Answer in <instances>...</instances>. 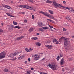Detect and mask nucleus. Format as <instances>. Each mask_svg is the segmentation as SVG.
I'll return each instance as SVG.
<instances>
[{
  "mask_svg": "<svg viewBox=\"0 0 74 74\" xmlns=\"http://www.w3.org/2000/svg\"><path fill=\"white\" fill-rule=\"evenodd\" d=\"M64 45L65 48V49H69V47L67 46L68 45V41H69V38H65L64 39Z\"/></svg>",
  "mask_w": 74,
  "mask_h": 74,
  "instance_id": "obj_1",
  "label": "nucleus"
},
{
  "mask_svg": "<svg viewBox=\"0 0 74 74\" xmlns=\"http://www.w3.org/2000/svg\"><path fill=\"white\" fill-rule=\"evenodd\" d=\"M53 4L55 8H58V7H59V8H61V7H63L62 6V5L60 4L56 3V2L55 1H53Z\"/></svg>",
  "mask_w": 74,
  "mask_h": 74,
  "instance_id": "obj_2",
  "label": "nucleus"
},
{
  "mask_svg": "<svg viewBox=\"0 0 74 74\" xmlns=\"http://www.w3.org/2000/svg\"><path fill=\"white\" fill-rule=\"evenodd\" d=\"M5 53L4 52H2L0 53V59H3L5 57Z\"/></svg>",
  "mask_w": 74,
  "mask_h": 74,
  "instance_id": "obj_3",
  "label": "nucleus"
},
{
  "mask_svg": "<svg viewBox=\"0 0 74 74\" xmlns=\"http://www.w3.org/2000/svg\"><path fill=\"white\" fill-rule=\"evenodd\" d=\"M39 12V13L42 14H43V15H45V16H46L47 17H49V16L48 15V13L47 12H45L41 11Z\"/></svg>",
  "mask_w": 74,
  "mask_h": 74,
  "instance_id": "obj_4",
  "label": "nucleus"
},
{
  "mask_svg": "<svg viewBox=\"0 0 74 74\" xmlns=\"http://www.w3.org/2000/svg\"><path fill=\"white\" fill-rule=\"evenodd\" d=\"M34 57L35 60H38L40 59V56L37 54H35L34 55Z\"/></svg>",
  "mask_w": 74,
  "mask_h": 74,
  "instance_id": "obj_5",
  "label": "nucleus"
},
{
  "mask_svg": "<svg viewBox=\"0 0 74 74\" xmlns=\"http://www.w3.org/2000/svg\"><path fill=\"white\" fill-rule=\"evenodd\" d=\"M18 53H14L11 54L10 55V57L11 58H13L15 56H16L18 55Z\"/></svg>",
  "mask_w": 74,
  "mask_h": 74,
  "instance_id": "obj_6",
  "label": "nucleus"
},
{
  "mask_svg": "<svg viewBox=\"0 0 74 74\" xmlns=\"http://www.w3.org/2000/svg\"><path fill=\"white\" fill-rule=\"evenodd\" d=\"M38 26H39V27H42V26H43L42 23L41 22H38Z\"/></svg>",
  "mask_w": 74,
  "mask_h": 74,
  "instance_id": "obj_7",
  "label": "nucleus"
},
{
  "mask_svg": "<svg viewBox=\"0 0 74 74\" xmlns=\"http://www.w3.org/2000/svg\"><path fill=\"white\" fill-rule=\"evenodd\" d=\"M60 63L61 65H63V64H64V59H63V58H62L61 60Z\"/></svg>",
  "mask_w": 74,
  "mask_h": 74,
  "instance_id": "obj_8",
  "label": "nucleus"
},
{
  "mask_svg": "<svg viewBox=\"0 0 74 74\" xmlns=\"http://www.w3.org/2000/svg\"><path fill=\"white\" fill-rule=\"evenodd\" d=\"M7 15H8V16H10L11 17H13V18H16V16H12L11 14L10 13H7Z\"/></svg>",
  "mask_w": 74,
  "mask_h": 74,
  "instance_id": "obj_9",
  "label": "nucleus"
},
{
  "mask_svg": "<svg viewBox=\"0 0 74 74\" xmlns=\"http://www.w3.org/2000/svg\"><path fill=\"white\" fill-rule=\"evenodd\" d=\"M51 68L52 70H55L56 69V66L55 65H51Z\"/></svg>",
  "mask_w": 74,
  "mask_h": 74,
  "instance_id": "obj_10",
  "label": "nucleus"
},
{
  "mask_svg": "<svg viewBox=\"0 0 74 74\" xmlns=\"http://www.w3.org/2000/svg\"><path fill=\"white\" fill-rule=\"evenodd\" d=\"M45 47H48V48L49 49H51V47H52V46L51 45H45Z\"/></svg>",
  "mask_w": 74,
  "mask_h": 74,
  "instance_id": "obj_11",
  "label": "nucleus"
},
{
  "mask_svg": "<svg viewBox=\"0 0 74 74\" xmlns=\"http://www.w3.org/2000/svg\"><path fill=\"white\" fill-rule=\"evenodd\" d=\"M2 5L3 7H6V8H8V9H10V8H11V7H10L8 5Z\"/></svg>",
  "mask_w": 74,
  "mask_h": 74,
  "instance_id": "obj_12",
  "label": "nucleus"
},
{
  "mask_svg": "<svg viewBox=\"0 0 74 74\" xmlns=\"http://www.w3.org/2000/svg\"><path fill=\"white\" fill-rule=\"evenodd\" d=\"M21 40V38L20 37H18L16 39H15V41H19V40Z\"/></svg>",
  "mask_w": 74,
  "mask_h": 74,
  "instance_id": "obj_13",
  "label": "nucleus"
},
{
  "mask_svg": "<svg viewBox=\"0 0 74 74\" xmlns=\"http://www.w3.org/2000/svg\"><path fill=\"white\" fill-rule=\"evenodd\" d=\"M39 29L40 30V31L41 32H44V29L42 28H39Z\"/></svg>",
  "mask_w": 74,
  "mask_h": 74,
  "instance_id": "obj_14",
  "label": "nucleus"
},
{
  "mask_svg": "<svg viewBox=\"0 0 74 74\" xmlns=\"http://www.w3.org/2000/svg\"><path fill=\"white\" fill-rule=\"evenodd\" d=\"M14 29H20V28H21V27H20L19 26H16L15 27H14Z\"/></svg>",
  "mask_w": 74,
  "mask_h": 74,
  "instance_id": "obj_15",
  "label": "nucleus"
},
{
  "mask_svg": "<svg viewBox=\"0 0 74 74\" xmlns=\"http://www.w3.org/2000/svg\"><path fill=\"white\" fill-rule=\"evenodd\" d=\"M68 10H70V12L71 11V12H73V9L72 8H69Z\"/></svg>",
  "mask_w": 74,
  "mask_h": 74,
  "instance_id": "obj_16",
  "label": "nucleus"
},
{
  "mask_svg": "<svg viewBox=\"0 0 74 74\" xmlns=\"http://www.w3.org/2000/svg\"><path fill=\"white\" fill-rule=\"evenodd\" d=\"M24 8H27V9H29V6L28 5H25Z\"/></svg>",
  "mask_w": 74,
  "mask_h": 74,
  "instance_id": "obj_17",
  "label": "nucleus"
},
{
  "mask_svg": "<svg viewBox=\"0 0 74 74\" xmlns=\"http://www.w3.org/2000/svg\"><path fill=\"white\" fill-rule=\"evenodd\" d=\"M36 45H38V46H40L41 45V43L40 42H38L36 43Z\"/></svg>",
  "mask_w": 74,
  "mask_h": 74,
  "instance_id": "obj_18",
  "label": "nucleus"
},
{
  "mask_svg": "<svg viewBox=\"0 0 74 74\" xmlns=\"http://www.w3.org/2000/svg\"><path fill=\"white\" fill-rule=\"evenodd\" d=\"M17 59H18V57L16 56V57L14 58H13L12 59V60H16Z\"/></svg>",
  "mask_w": 74,
  "mask_h": 74,
  "instance_id": "obj_19",
  "label": "nucleus"
},
{
  "mask_svg": "<svg viewBox=\"0 0 74 74\" xmlns=\"http://www.w3.org/2000/svg\"><path fill=\"white\" fill-rule=\"evenodd\" d=\"M46 2V3H52V2L51 1H50L49 0H47Z\"/></svg>",
  "mask_w": 74,
  "mask_h": 74,
  "instance_id": "obj_20",
  "label": "nucleus"
},
{
  "mask_svg": "<svg viewBox=\"0 0 74 74\" xmlns=\"http://www.w3.org/2000/svg\"><path fill=\"white\" fill-rule=\"evenodd\" d=\"M23 58V56H22L18 58V59H22Z\"/></svg>",
  "mask_w": 74,
  "mask_h": 74,
  "instance_id": "obj_21",
  "label": "nucleus"
},
{
  "mask_svg": "<svg viewBox=\"0 0 74 74\" xmlns=\"http://www.w3.org/2000/svg\"><path fill=\"white\" fill-rule=\"evenodd\" d=\"M49 12L52 15V14H53V11L51 10H49Z\"/></svg>",
  "mask_w": 74,
  "mask_h": 74,
  "instance_id": "obj_22",
  "label": "nucleus"
},
{
  "mask_svg": "<svg viewBox=\"0 0 74 74\" xmlns=\"http://www.w3.org/2000/svg\"><path fill=\"white\" fill-rule=\"evenodd\" d=\"M29 10H32L33 9V7H29V8H28Z\"/></svg>",
  "mask_w": 74,
  "mask_h": 74,
  "instance_id": "obj_23",
  "label": "nucleus"
},
{
  "mask_svg": "<svg viewBox=\"0 0 74 74\" xmlns=\"http://www.w3.org/2000/svg\"><path fill=\"white\" fill-rule=\"evenodd\" d=\"M26 74H30V73L31 72V71H27Z\"/></svg>",
  "mask_w": 74,
  "mask_h": 74,
  "instance_id": "obj_24",
  "label": "nucleus"
},
{
  "mask_svg": "<svg viewBox=\"0 0 74 74\" xmlns=\"http://www.w3.org/2000/svg\"><path fill=\"white\" fill-rule=\"evenodd\" d=\"M19 7L25 8V5H20Z\"/></svg>",
  "mask_w": 74,
  "mask_h": 74,
  "instance_id": "obj_25",
  "label": "nucleus"
},
{
  "mask_svg": "<svg viewBox=\"0 0 74 74\" xmlns=\"http://www.w3.org/2000/svg\"><path fill=\"white\" fill-rule=\"evenodd\" d=\"M34 28H31L29 29V31L31 32H32L33 31V30H34Z\"/></svg>",
  "mask_w": 74,
  "mask_h": 74,
  "instance_id": "obj_26",
  "label": "nucleus"
},
{
  "mask_svg": "<svg viewBox=\"0 0 74 74\" xmlns=\"http://www.w3.org/2000/svg\"><path fill=\"white\" fill-rule=\"evenodd\" d=\"M13 24L14 25H18V23L17 22L13 21Z\"/></svg>",
  "mask_w": 74,
  "mask_h": 74,
  "instance_id": "obj_27",
  "label": "nucleus"
},
{
  "mask_svg": "<svg viewBox=\"0 0 74 74\" xmlns=\"http://www.w3.org/2000/svg\"><path fill=\"white\" fill-rule=\"evenodd\" d=\"M42 28L43 29H45V30L48 29V27H42Z\"/></svg>",
  "mask_w": 74,
  "mask_h": 74,
  "instance_id": "obj_28",
  "label": "nucleus"
},
{
  "mask_svg": "<svg viewBox=\"0 0 74 74\" xmlns=\"http://www.w3.org/2000/svg\"><path fill=\"white\" fill-rule=\"evenodd\" d=\"M62 6L63 7H62V8H66V9H67V10H69V8L68 7H65L64 6H63L62 5Z\"/></svg>",
  "mask_w": 74,
  "mask_h": 74,
  "instance_id": "obj_29",
  "label": "nucleus"
},
{
  "mask_svg": "<svg viewBox=\"0 0 74 74\" xmlns=\"http://www.w3.org/2000/svg\"><path fill=\"white\" fill-rule=\"evenodd\" d=\"M3 71L5 72H8V69L6 68H5V69L3 70Z\"/></svg>",
  "mask_w": 74,
  "mask_h": 74,
  "instance_id": "obj_30",
  "label": "nucleus"
},
{
  "mask_svg": "<svg viewBox=\"0 0 74 74\" xmlns=\"http://www.w3.org/2000/svg\"><path fill=\"white\" fill-rule=\"evenodd\" d=\"M32 38L34 40H36L38 39V38H37V37H33Z\"/></svg>",
  "mask_w": 74,
  "mask_h": 74,
  "instance_id": "obj_31",
  "label": "nucleus"
},
{
  "mask_svg": "<svg viewBox=\"0 0 74 74\" xmlns=\"http://www.w3.org/2000/svg\"><path fill=\"white\" fill-rule=\"evenodd\" d=\"M48 74L47 73H44V72H40V74Z\"/></svg>",
  "mask_w": 74,
  "mask_h": 74,
  "instance_id": "obj_32",
  "label": "nucleus"
},
{
  "mask_svg": "<svg viewBox=\"0 0 74 74\" xmlns=\"http://www.w3.org/2000/svg\"><path fill=\"white\" fill-rule=\"evenodd\" d=\"M59 59H60V57H59V56H58L57 58V60H58Z\"/></svg>",
  "mask_w": 74,
  "mask_h": 74,
  "instance_id": "obj_33",
  "label": "nucleus"
},
{
  "mask_svg": "<svg viewBox=\"0 0 74 74\" xmlns=\"http://www.w3.org/2000/svg\"><path fill=\"white\" fill-rule=\"evenodd\" d=\"M20 37V38H21V39H22V38H24V37H25V36H22Z\"/></svg>",
  "mask_w": 74,
  "mask_h": 74,
  "instance_id": "obj_34",
  "label": "nucleus"
},
{
  "mask_svg": "<svg viewBox=\"0 0 74 74\" xmlns=\"http://www.w3.org/2000/svg\"><path fill=\"white\" fill-rule=\"evenodd\" d=\"M25 51H27V52H29V50L27 48L25 49Z\"/></svg>",
  "mask_w": 74,
  "mask_h": 74,
  "instance_id": "obj_35",
  "label": "nucleus"
},
{
  "mask_svg": "<svg viewBox=\"0 0 74 74\" xmlns=\"http://www.w3.org/2000/svg\"><path fill=\"white\" fill-rule=\"evenodd\" d=\"M66 19L68 20H71V18H69V17L66 18Z\"/></svg>",
  "mask_w": 74,
  "mask_h": 74,
  "instance_id": "obj_36",
  "label": "nucleus"
},
{
  "mask_svg": "<svg viewBox=\"0 0 74 74\" xmlns=\"http://www.w3.org/2000/svg\"><path fill=\"white\" fill-rule=\"evenodd\" d=\"M3 32V30L1 29H0V33H2Z\"/></svg>",
  "mask_w": 74,
  "mask_h": 74,
  "instance_id": "obj_37",
  "label": "nucleus"
},
{
  "mask_svg": "<svg viewBox=\"0 0 74 74\" xmlns=\"http://www.w3.org/2000/svg\"><path fill=\"white\" fill-rule=\"evenodd\" d=\"M51 66H52V65H51V64H49L48 66H49V67L50 68H51Z\"/></svg>",
  "mask_w": 74,
  "mask_h": 74,
  "instance_id": "obj_38",
  "label": "nucleus"
},
{
  "mask_svg": "<svg viewBox=\"0 0 74 74\" xmlns=\"http://www.w3.org/2000/svg\"><path fill=\"white\" fill-rule=\"evenodd\" d=\"M32 19H34V15H32Z\"/></svg>",
  "mask_w": 74,
  "mask_h": 74,
  "instance_id": "obj_39",
  "label": "nucleus"
},
{
  "mask_svg": "<svg viewBox=\"0 0 74 74\" xmlns=\"http://www.w3.org/2000/svg\"><path fill=\"white\" fill-rule=\"evenodd\" d=\"M28 1H29V2H31V3H33V1L31 0H28Z\"/></svg>",
  "mask_w": 74,
  "mask_h": 74,
  "instance_id": "obj_40",
  "label": "nucleus"
},
{
  "mask_svg": "<svg viewBox=\"0 0 74 74\" xmlns=\"http://www.w3.org/2000/svg\"><path fill=\"white\" fill-rule=\"evenodd\" d=\"M60 57H63V54H60Z\"/></svg>",
  "mask_w": 74,
  "mask_h": 74,
  "instance_id": "obj_41",
  "label": "nucleus"
},
{
  "mask_svg": "<svg viewBox=\"0 0 74 74\" xmlns=\"http://www.w3.org/2000/svg\"><path fill=\"white\" fill-rule=\"evenodd\" d=\"M27 21L26 20H24V22H25V23H27Z\"/></svg>",
  "mask_w": 74,
  "mask_h": 74,
  "instance_id": "obj_42",
  "label": "nucleus"
},
{
  "mask_svg": "<svg viewBox=\"0 0 74 74\" xmlns=\"http://www.w3.org/2000/svg\"><path fill=\"white\" fill-rule=\"evenodd\" d=\"M53 42H56V39H55L53 40Z\"/></svg>",
  "mask_w": 74,
  "mask_h": 74,
  "instance_id": "obj_43",
  "label": "nucleus"
},
{
  "mask_svg": "<svg viewBox=\"0 0 74 74\" xmlns=\"http://www.w3.org/2000/svg\"><path fill=\"white\" fill-rule=\"evenodd\" d=\"M63 31H66V29L65 28H63Z\"/></svg>",
  "mask_w": 74,
  "mask_h": 74,
  "instance_id": "obj_44",
  "label": "nucleus"
},
{
  "mask_svg": "<svg viewBox=\"0 0 74 74\" xmlns=\"http://www.w3.org/2000/svg\"><path fill=\"white\" fill-rule=\"evenodd\" d=\"M29 51H33V49H32V48H30L29 49Z\"/></svg>",
  "mask_w": 74,
  "mask_h": 74,
  "instance_id": "obj_45",
  "label": "nucleus"
},
{
  "mask_svg": "<svg viewBox=\"0 0 74 74\" xmlns=\"http://www.w3.org/2000/svg\"><path fill=\"white\" fill-rule=\"evenodd\" d=\"M49 27H50V28H53V26L51 25H49Z\"/></svg>",
  "mask_w": 74,
  "mask_h": 74,
  "instance_id": "obj_46",
  "label": "nucleus"
},
{
  "mask_svg": "<svg viewBox=\"0 0 74 74\" xmlns=\"http://www.w3.org/2000/svg\"><path fill=\"white\" fill-rule=\"evenodd\" d=\"M51 19H54V17H51Z\"/></svg>",
  "mask_w": 74,
  "mask_h": 74,
  "instance_id": "obj_47",
  "label": "nucleus"
},
{
  "mask_svg": "<svg viewBox=\"0 0 74 74\" xmlns=\"http://www.w3.org/2000/svg\"><path fill=\"white\" fill-rule=\"evenodd\" d=\"M63 3L64 4H66V2L65 1H63Z\"/></svg>",
  "mask_w": 74,
  "mask_h": 74,
  "instance_id": "obj_48",
  "label": "nucleus"
},
{
  "mask_svg": "<svg viewBox=\"0 0 74 74\" xmlns=\"http://www.w3.org/2000/svg\"><path fill=\"white\" fill-rule=\"evenodd\" d=\"M31 70H34V68H33V67L31 68Z\"/></svg>",
  "mask_w": 74,
  "mask_h": 74,
  "instance_id": "obj_49",
  "label": "nucleus"
},
{
  "mask_svg": "<svg viewBox=\"0 0 74 74\" xmlns=\"http://www.w3.org/2000/svg\"><path fill=\"white\" fill-rule=\"evenodd\" d=\"M28 60L29 62H30V59L28 58Z\"/></svg>",
  "mask_w": 74,
  "mask_h": 74,
  "instance_id": "obj_50",
  "label": "nucleus"
},
{
  "mask_svg": "<svg viewBox=\"0 0 74 74\" xmlns=\"http://www.w3.org/2000/svg\"><path fill=\"white\" fill-rule=\"evenodd\" d=\"M47 20H48V21H49V22H51V20L48 19H47Z\"/></svg>",
  "mask_w": 74,
  "mask_h": 74,
  "instance_id": "obj_51",
  "label": "nucleus"
},
{
  "mask_svg": "<svg viewBox=\"0 0 74 74\" xmlns=\"http://www.w3.org/2000/svg\"><path fill=\"white\" fill-rule=\"evenodd\" d=\"M73 60V59L72 58H70L69 60Z\"/></svg>",
  "mask_w": 74,
  "mask_h": 74,
  "instance_id": "obj_52",
  "label": "nucleus"
},
{
  "mask_svg": "<svg viewBox=\"0 0 74 74\" xmlns=\"http://www.w3.org/2000/svg\"><path fill=\"white\" fill-rule=\"evenodd\" d=\"M62 71H64V68H62Z\"/></svg>",
  "mask_w": 74,
  "mask_h": 74,
  "instance_id": "obj_53",
  "label": "nucleus"
},
{
  "mask_svg": "<svg viewBox=\"0 0 74 74\" xmlns=\"http://www.w3.org/2000/svg\"><path fill=\"white\" fill-rule=\"evenodd\" d=\"M50 22H52V23H53V21H52L51 20V21Z\"/></svg>",
  "mask_w": 74,
  "mask_h": 74,
  "instance_id": "obj_54",
  "label": "nucleus"
},
{
  "mask_svg": "<svg viewBox=\"0 0 74 74\" xmlns=\"http://www.w3.org/2000/svg\"><path fill=\"white\" fill-rule=\"evenodd\" d=\"M56 44H59V42H58V41H56Z\"/></svg>",
  "mask_w": 74,
  "mask_h": 74,
  "instance_id": "obj_55",
  "label": "nucleus"
},
{
  "mask_svg": "<svg viewBox=\"0 0 74 74\" xmlns=\"http://www.w3.org/2000/svg\"><path fill=\"white\" fill-rule=\"evenodd\" d=\"M25 64H27V61H25Z\"/></svg>",
  "mask_w": 74,
  "mask_h": 74,
  "instance_id": "obj_56",
  "label": "nucleus"
},
{
  "mask_svg": "<svg viewBox=\"0 0 74 74\" xmlns=\"http://www.w3.org/2000/svg\"><path fill=\"white\" fill-rule=\"evenodd\" d=\"M11 3L12 4L13 3H14V2H13V1H11Z\"/></svg>",
  "mask_w": 74,
  "mask_h": 74,
  "instance_id": "obj_57",
  "label": "nucleus"
},
{
  "mask_svg": "<svg viewBox=\"0 0 74 74\" xmlns=\"http://www.w3.org/2000/svg\"><path fill=\"white\" fill-rule=\"evenodd\" d=\"M40 34V33H37V35H39Z\"/></svg>",
  "mask_w": 74,
  "mask_h": 74,
  "instance_id": "obj_58",
  "label": "nucleus"
},
{
  "mask_svg": "<svg viewBox=\"0 0 74 74\" xmlns=\"http://www.w3.org/2000/svg\"><path fill=\"white\" fill-rule=\"evenodd\" d=\"M11 26L12 27H13V28H14V25H12Z\"/></svg>",
  "mask_w": 74,
  "mask_h": 74,
  "instance_id": "obj_59",
  "label": "nucleus"
},
{
  "mask_svg": "<svg viewBox=\"0 0 74 74\" xmlns=\"http://www.w3.org/2000/svg\"><path fill=\"white\" fill-rule=\"evenodd\" d=\"M72 37L73 38H74V36H72Z\"/></svg>",
  "mask_w": 74,
  "mask_h": 74,
  "instance_id": "obj_60",
  "label": "nucleus"
},
{
  "mask_svg": "<svg viewBox=\"0 0 74 74\" xmlns=\"http://www.w3.org/2000/svg\"><path fill=\"white\" fill-rule=\"evenodd\" d=\"M22 14H25V12H23L22 13Z\"/></svg>",
  "mask_w": 74,
  "mask_h": 74,
  "instance_id": "obj_61",
  "label": "nucleus"
},
{
  "mask_svg": "<svg viewBox=\"0 0 74 74\" xmlns=\"http://www.w3.org/2000/svg\"><path fill=\"white\" fill-rule=\"evenodd\" d=\"M45 60V58H43V59H42V60Z\"/></svg>",
  "mask_w": 74,
  "mask_h": 74,
  "instance_id": "obj_62",
  "label": "nucleus"
},
{
  "mask_svg": "<svg viewBox=\"0 0 74 74\" xmlns=\"http://www.w3.org/2000/svg\"><path fill=\"white\" fill-rule=\"evenodd\" d=\"M1 24L2 25V26H3V23H2Z\"/></svg>",
  "mask_w": 74,
  "mask_h": 74,
  "instance_id": "obj_63",
  "label": "nucleus"
},
{
  "mask_svg": "<svg viewBox=\"0 0 74 74\" xmlns=\"http://www.w3.org/2000/svg\"><path fill=\"white\" fill-rule=\"evenodd\" d=\"M33 11H36V10L34 9H33Z\"/></svg>",
  "mask_w": 74,
  "mask_h": 74,
  "instance_id": "obj_64",
  "label": "nucleus"
}]
</instances>
